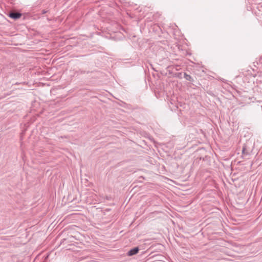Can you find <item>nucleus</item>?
<instances>
[{"mask_svg":"<svg viewBox=\"0 0 262 262\" xmlns=\"http://www.w3.org/2000/svg\"><path fill=\"white\" fill-rule=\"evenodd\" d=\"M185 77L187 80H190L191 79V76L189 75L185 74Z\"/></svg>","mask_w":262,"mask_h":262,"instance_id":"nucleus-3","label":"nucleus"},{"mask_svg":"<svg viewBox=\"0 0 262 262\" xmlns=\"http://www.w3.org/2000/svg\"><path fill=\"white\" fill-rule=\"evenodd\" d=\"M21 14L20 13L12 12L10 13L9 16L14 19H17L20 17Z\"/></svg>","mask_w":262,"mask_h":262,"instance_id":"nucleus-1","label":"nucleus"},{"mask_svg":"<svg viewBox=\"0 0 262 262\" xmlns=\"http://www.w3.org/2000/svg\"><path fill=\"white\" fill-rule=\"evenodd\" d=\"M139 251L138 247H135L132 249H130L127 253L128 255L132 256L137 254Z\"/></svg>","mask_w":262,"mask_h":262,"instance_id":"nucleus-2","label":"nucleus"}]
</instances>
